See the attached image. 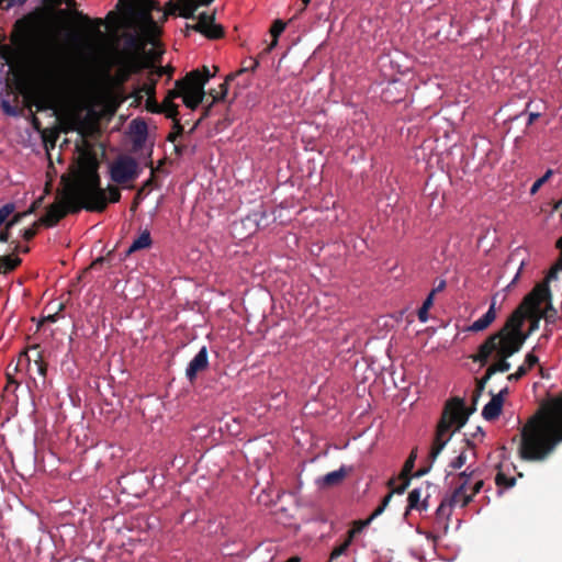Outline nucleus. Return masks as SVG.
I'll return each mask as SVG.
<instances>
[{
	"instance_id": "obj_25",
	"label": "nucleus",
	"mask_w": 562,
	"mask_h": 562,
	"mask_svg": "<svg viewBox=\"0 0 562 562\" xmlns=\"http://www.w3.org/2000/svg\"><path fill=\"white\" fill-rule=\"evenodd\" d=\"M285 29V23L282 20H276L273 24L270 27V34L272 36V41L270 45L266 48V53H270L277 45H278V38L281 35V33Z\"/></svg>"
},
{
	"instance_id": "obj_54",
	"label": "nucleus",
	"mask_w": 562,
	"mask_h": 562,
	"mask_svg": "<svg viewBox=\"0 0 562 562\" xmlns=\"http://www.w3.org/2000/svg\"><path fill=\"white\" fill-rule=\"evenodd\" d=\"M483 486H484V481L477 476L475 479L473 486L471 487V493H469V495H471V502L473 501L474 496L481 492Z\"/></svg>"
},
{
	"instance_id": "obj_24",
	"label": "nucleus",
	"mask_w": 562,
	"mask_h": 562,
	"mask_svg": "<svg viewBox=\"0 0 562 562\" xmlns=\"http://www.w3.org/2000/svg\"><path fill=\"white\" fill-rule=\"evenodd\" d=\"M150 168H151V175H150V178L147 179L143 186L138 189L135 198H134V201H133V204H132V210H136L138 204H139V201L143 199V196H145L146 194L149 193V191L151 190V187L154 184V168H153V165L150 164Z\"/></svg>"
},
{
	"instance_id": "obj_37",
	"label": "nucleus",
	"mask_w": 562,
	"mask_h": 562,
	"mask_svg": "<svg viewBox=\"0 0 562 562\" xmlns=\"http://www.w3.org/2000/svg\"><path fill=\"white\" fill-rule=\"evenodd\" d=\"M479 476V469H474L471 465L467 467V469L458 474V477L461 482H467V486L470 483V480L476 479Z\"/></svg>"
},
{
	"instance_id": "obj_22",
	"label": "nucleus",
	"mask_w": 562,
	"mask_h": 562,
	"mask_svg": "<svg viewBox=\"0 0 562 562\" xmlns=\"http://www.w3.org/2000/svg\"><path fill=\"white\" fill-rule=\"evenodd\" d=\"M151 237L149 231L145 229L130 246L128 254L150 247Z\"/></svg>"
},
{
	"instance_id": "obj_47",
	"label": "nucleus",
	"mask_w": 562,
	"mask_h": 562,
	"mask_svg": "<svg viewBox=\"0 0 562 562\" xmlns=\"http://www.w3.org/2000/svg\"><path fill=\"white\" fill-rule=\"evenodd\" d=\"M150 72H154V77L155 78H160L165 75H168V77L170 78L172 76V72H173V68L172 67H155V70H151Z\"/></svg>"
},
{
	"instance_id": "obj_21",
	"label": "nucleus",
	"mask_w": 562,
	"mask_h": 562,
	"mask_svg": "<svg viewBox=\"0 0 562 562\" xmlns=\"http://www.w3.org/2000/svg\"><path fill=\"white\" fill-rule=\"evenodd\" d=\"M347 475V471L344 467H341L339 470L333 471L327 473L322 479V484L324 486H335L338 485L344 481V479Z\"/></svg>"
},
{
	"instance_id": "obj_58",
	"label": "nucleus",
	"mask_w": 562,
	"mask_h": 562,
	"mask_svg": "<svg viewBox=\"0 0 562 562\" xmlns=\"http://www.w3.org/2000/svg\"><path fill=\"white\" fill-rule=\"evenodd\" d=\"M371 524V519L367 518L366 520L355 521L353 530H357V533L360 532L364 527Z\"/></svg>"
},
{
	"instance_id": "obj_51",
	"label": "nucleus",
	"mask_w": 562,
	"mask_h": 562,
	"mask_svg": "<svg viewBox=\"0 0 562 562\" xmlns=\"http://www.w3.org/2000/svg\"><path fill=\"white\" fill-rule=\"evenodd\" d=\"M557 314H558L557 310L550 303L543 314V317L547 323H554L557 319Z\"/></svg>"
},
{
	"instance_id": "obj_27",
	"label": "nucleus",
	"mask_w": 562,
	"mask_h": 562,
	"mask_svg": "<svg viewBox=\"0 0 562 562\" xmlns=\"http://www.w3.org/2000/svg\"><path fill=\"white\" fill-rule=\"evenodd\" d=\"M420 496H422L420 490H418V488L412 490L408 493V497H407V502H408L407 509H419V510L426 509V507H427L426 501H424L420 504Z\"/></svg>"
},
{
	"instance_id": "obj_64",
	"label": "nucleus",
	"mask_w": 562,
	"mask_h": 562,
	"mask_svg": "<svg viewBox=\"0 0 562 562\" xmlns=\"http://www.w3.org/2000/svg\"><path fill=\"white\" fill-rule=\"evenodd\" d=\"M171 105H177V104L172 100L165 98L160 104L161 112L166 109H169Z\"/></svg>"
},
{
	"instance_id": "obj_20",
	"label": "nucleus",
	"mask_w": 562,
	"mask_h": 562,
	"mask_svg": "<svg viewBox=\"0 0 562 562\" xmlns=\"http://www.w3.org/2000/svg\"><path fill=\"white\" fill-rule=\"evenodd\" d=\"M35 105L38 111L50 110L55 105V99L48 90H40L36 92Z\"/></svg>"
},
{
	"instance_id": "obj_6",
	"label": "nucleus",
	"mask_w": 562,
	"mask_h": 562,
	"mask_svg": "<svg viewBox=\"0 0 562 562\" xmlns=\"http://www.w3.org/2000/svg\"><path fill=\"white\" fill-rule=\"evenodd\" d=\"M209 79V69L203 67V71L193 70L187 74L182 79L177 80V86H184V88H182V99L187 108L195 110L203 102L206 94L204 86Z\"/></svg>"
},
{
	"instance_id": "obj_59",
	"label": "nucleus",
	"mask_w": 562,
	"mask_h": 562,
	"mask_svg": "<svg viewBox=\"0 0 562 562\" xmlns=\"http://www.w3.org/2000/svg\"><path fill=\"white\" fill-rule=\"evenodd\" d=\"M10 229L11 228L8 227L7 225L4 226V229L0 233V241L1 243H7L10 239V236H11Z\"/></svg>"
},
{
	"instance_id": "obj_15",
	"label": "nucleus",
	"mask_w": 562,
	"mask_h": 562,
	"mask_svg": "<svg viewBox=\"0 0 562 562\" xmlns=\"http://www.w3.org/2000/svg\"><path fill=\"white\" fill-rule=\"evenodd\" d=\"M416 459H417V448L412 450V452L409 453L408 458L406 459V461L402 468L398 479L402 480L403 482L400 486L394 488V492H396V494H403L405 492V490L408 487V485L411 483V473L414 469Z\"/></svg>"
},
{
	"instance_id": "obj_30",
	"label": "nucleus",
	"mask_w": 562,
	"mask_h": 562,
	"mask_svg": "<svg viewBox=\"0 0 562 562\" xmlns=\"http://www.w3.org/2000/svg\"><path fill=\"white\" fill-rule=\"evenodd\" d=\"M432 305H434V293H429L417 313L418 319L422 323H425L428 321V311L430 310V307Z\"/></svg>"
},
{
	"instance_id": "obj_62",
	"label": "nucleus",
	"mask_w": 562,
	"mask_h": 562,
	"mask_svg": "<svg viewBox=\"0 0 562 562\" xmlns=\"http://www.w3.org/2000/svg\"><path fill=\"white\" fill-rule=\"evenodd\" d=\"M535 316V319L531 322V325H530V331H533L538 328V325H539V319L541 317V315H539V311L533 314L531 317Z\"/></svg>"
},
{
	"instance_id": "obj_2",
	"label": "nucleus",
	"mask_w": 562,
	"mask_h": 562,
	"mask_svg": "<svg viewBox=\"0 0 562 562\" xmlns=\"http://www.w3.org/2000/svg\"><path fill=\"white\" fill-rule=\"evenodd\" d=\"M519 457L525 461L547 460L562 442V393L532 415L520 431Z\"/></svg>"
},
{
	"instance_id": "obj_18",
	"label": "nucleus",
	"mask_w": 562,
	"mask_h": 562,
	"mask_svg": "<svg viewBox=\"0 0 562 562\" xmlns=\"http://www.w3.org/2000/svg\"><path fill=\"white\" fill-rule=\"evenodd\" d=\"M71 15L85 25L88 33L101 35L100 26L103 24L101 19L91 20L87 14L78 10L71 11Z\"/></svg>"
},
{
	"instance_id": "obj_44",
	"label": "nucleus",
	"mask_w": 562,
	"mask_h": 562,
	"mask_svg": "<svg viewBox=\"0 0 562 562\" xmlns=\"http://www.w3.org/2000/svg\"><path fill=\"white\" fill-rule=\"evenodd\" d=\"M15 206L13 203H7L0 209V220L2 223L7 221V218L14 212Z\"/></svg>"
},
{
	"instance_id": "obj_57",
	"label": "nucleus",
	"mask_w": 562,
	"mask_h": 562,
	"mask_svg": "<svg viewBox=\"0 0 562 562\" xmlns=\"http://www.w3.org/2000/svg\"><path fill=\"white\" fill-rule=\"evenodd\" d=\"M1 57L5 59L8 64H11L14 57V53L9 47H3L1 49Z\"/></svg>"
},
{
	"instance_id": "obj_52",
	"label": "nucleus",
	"mask_w": 562,
	"mask_h": 562,
	"mask_svg": "<svg viewBox=\"0 0 562 562\" xmlns=\"http://www.w3.org/2000/svg\"><path fill=\"white\" fill-rule=\"evenodd\" d=\"M162 113H165L166 117L171 119L173 123L180 122L178 119V105H171L169 109L164 110Z\"/></svg>"
},
{
	"instance_id": "obj_61",
	"label": "nucleus",
	"mask_w": 562,
	"mask_h": 562,
	"mask_svg": "<svg viewBox=\"0 0 562 562\" xmlns=\"http://www.w3.org/2000/svg\"><path fill=\"white\" fill-rule=\"evenodd\" d=\"M250 63H251V65H250L249 67H243V68L237 72V75L243 74V72L248 71V70L254 71V70L259 66L258 60H251Z\"/></svg>"
},
{
	"instance_id": "obj_53",
	"label": "nucleus",
	"mask_w": 562,
	"mask_h": 562,
	"mask_svg": "<svg viewBox=\"0 0 562 562\" xmlns=\"http://www.w3.org/2000/svg\"><path fill=\"white\" fill-rule=\"evenodd\" d=\"M27 0H0V9L9 10L10 8L15 5H22Z\"/></svg>"
},
{
	"instance_id": "obj_12",
	"label": "nucleus",
	"mask_w": 562,
	"mask_h": 562,
	"mask_svg": "<svg viewBox=\"0 0 562 562\" xmlns=\"http://www.w3.org/2000/svg\"><path fill=\"white\" fill-rule=\"evenodd\" d=\"M196 0H168L165 4L160 21L165 22L169 15L178 14L184 19H194L198 10Z\"/></svg>"
},
{
	"instance_id": "obj_9",
	"label": "nucleus",
	"mask_w": 562,
	"mask_h": 562,
	"mask_svg": "<svg viewBox=\"0 0 562 562\" xmlns=\"http://www.w3.org/2000/svg\"><path fill=\"white\" fill-rule=\"evenodd\" d=\"M467 482H461L439 504L436 515L439 518H449L454 506L467 507L471 503V495L467 492Z\"/></svg>"
},
{
	"instance_id": "obj_5",
	"label": "nucleus",
	"mask_w": 562,
	"mask_h": 562,
	"mask_svg": "<svg viewBox=\"0 0 562 562\" xmlns=\"http://www.w3.org/2000/svg\"><path fill=\"white\" fill-rule=\"evenodd\" d=\"M124 53L131 55L130 71L142 72L145 69H154L160 63L164 50L154 40L126 33L123 36Z\"/></svg>"
},
{
	"instance_id": "obj_48",
	"label": "nucleus",
	"mask_w": 562,
	"mask_h": 562,
	"mask_svg": "<svg viewBox=\"0 0 562 562\" xmlns=\"http://www.w3.org/2000/svg\"><path fill=\"white\" fill-rule=\"evenodd\" d=\"M212 106L213 103H210L209 105L204 106L201 117L193 124V126L190 130V133L194 132L195 128L201 124V122L211 115Z\"/></svg>"
},
{
	"instance_id": "obj_11",
	"label": "nucleus",
	"mask_w": 562,
	"mask_h": 562,
	"mask_svg": "<svg viewBox=\"0 0 562 562\" xmlns=\"http://www.w3.org/2000/svg\"><path fill=\"white\" fill-rule=\"evenodd\" d=\"M187 33L190 31H194L201 33L209 40H218L224 37L225 31L221 24L215 23V12L201 13L198 16V22L195 24H187L186 26Z\"/></svg>"
},
{
	"instance_id": "obj_39",
	"label": "nucleus",
	"mask_w": 562,
	"mask_h": 562,
	"mask_svg": "<svg viewBox=\"0 0 562 562\" xmlns=\"http://www.w3.org/2000/svg\"><path fill=\"white\" fill-rule=\"evenodd\" d=\"M552 175L553 171L551 169H548L542 177H540L538 180L533 182V184L530 188V194H536L539 191V189L550 179Z\"/></svg>"
},
{
	"instance_id": "obj_1",
	"label": "nucleus",
	"mask_w": 562,
	"mask_h": 562,
	"mask_svg": "<svg viewBox=\"0 0 562 562\" xmlns=\"http://www.w3.org/2000/svg\"><path fill=\"white\" fill-rule=\"evenodd\" d=\"M65 187L61 200L50 204L44 216L40 218L41 225L53 227L68 213L75 214L81 210L101 213L109 203H116L121 199L117 187H101L99 161L90 154H85L78 161V168L72 178L63 177Z\"/></svg>"
},
{
	"instance_id": "obj_63",
	"label": "nucleus",
	"mask_w": 562,
	"mask_h": 562,
	"mask_svg": "<svg viewBox=\"0 0 562 562\" xmlns=\"http://www.w3.org/2000/svg\"><path fill=\"white\" fill-rule=\"evenodd\" d=\"M446 288V281L445 280H440V282L438 283V285H436L431 291L430 293H434V295L438 292H441L443 291Z\"/></svg>"
},
{
	"instance_id": "obj_23",
	"label": "nucleus",
	"mask_w": 562,
	"mask_h": 562,
	"mask_svg": "<svg viewBox=\"0 0 562 562\" xmlns=\"http://www.w3.org/2000/svg\"><path fill=\"white\" fill-rule=\"evenodd\" d=\"M495 484L498 487H505V488H510L516 484V479L514 476H509L504 471V464H499L497 467V473L495 475Z\"/></svg>"
},
{
	"instance_id": "obj_38",
	"label": "nucleus",
	"mask_w": 562,
	"mask_h": 562,
	"mask_svg": "<svg viewBox=\"0 0 562 562\" xmlns=\"http://www.w3.org/2000/svg\"><path fill=\"white\" fill-rule=\"evenodd\" d=\"M467 460H468V450L464 449L463 451L460 452V454L458 457H456L453 460L450 461L449 468H451L452 470H459L467 463Z\"/></svg>"
},
{
	"instance_id": "obj_13",
	"label": "nucleus",
	"mask_w": 562,
	"mask_h": 562,
	"mask_svg": "<svg viewBox=\"0 0 562 562\" xmlns=\"http://www.w3.org/2000/svg\"><path fill=\"white\" fill-rule=\"evenodd\" d=\"M209 368V352L206 346H203L199 352L189 362L186 369L187 379L193 383L198 375Z\"/></svg>"
},
{
	"instance_id": "obj_43",
	"label": "nucleus",
	"mask_w": 562,
	"mask_h": 562,
	"mask_svg": "<svg viewBox=\"0 0 562 562\" xmlns=\"http://www.w3.org/2000/svg\"><path fill=\"white\" fill-rule=\"evenodd\" d=\"M146 109L151 113H161L160 104L157 102L155 95H147Z\"/></svg>"
},
{
	"instance_id": "obj_60",
	"label": "nucleus",
	"mask_w": 562,
	"mask_h": 562,
	"mask_svg": "<svg viewBox=\"0 0 562 562\" xmlns=\"http://www.w3.org/2000/svg\"><path fill=\"white\" fill-rule=\"evenodd\" d=\"M2 109L9 115H15L16 109L11 106L7 101H2Z\"/></svg>"
},
{
	"instance_id": "obj_34",
	"label": "nucleus",
	"mask_w": 562,
	"mask_h": 562,
	"mask_svg": "<svg viewBox=\"0 0 562 562\" xmlns=\"http://www.w3.org/2000/svg\"><path fill=\"white\" fill-rule=\"evenodd\" d=\"M394 493H395V492H394V488H393L389 494H386V495L383 497V499H382L381 504H380V505H379V506L373 510V513L368 517L369 519H371V521H372L373 519H375L376 517H379V516H380V515L385 510V508L387 507V505H389V503H390V501H391V498H392V496H393V494H394Z\"/></svg>"
},
{
	"instance_id": "obj_7",
	"label": "nucleus",
	"mask_w": 562,
	"mask_h": 562,
	"mask_svg": "<svg viewBox=\"0 0 562 562\" xmlns=\"http://www.w3.org/2000/svg\"><path fill=\"white\" fill-rule=\"evenodd\" d=\"M133 19L138 22L148 36L157 37L161 34V29L154 20L151 13L154 11L164 12L159 1L157 0H135L130 7Z\"/></svg>"
},
{
	"instance_id": "obj_29",
	"label": "nucleus",
	"mask_w": 562,
	"mask_h": 562,
	"mask_svg": "<svg viewBox=\"0 0 562 562\" xmlns=\"http://www.w3.org/2000/svg\"><path fill=\"white\" fill-rule=\"evenodd\" d=\"M40 346L38 345H34V346H31L27 350H24L21 352V357H26L27 360L30 361L31 358L29 356V351H35V358H34V361L38 364V371L42 375H45L46 374V366L45 363L43 362L42 360V353L41 351L38 350Z\"/></svg>"
},
{
	"instance_id": "obj_19",
	"label": "nucleus",
	"mask_w": 562,
	"mask_h": 562,
	"mask_svg": "<svg viewBox=\"0 0 562 562\" xmlns=\"http://www.w3.org/2000/svg\"><path fill=\"white\" fill-rule=\"evenodd\" d=\"M131 131L134 134V147H142L147 137V124L143 120L135 119L131 122Z\"/></svg>"
},
{
	"instance_id": "obj_46",
	"label": "nucleus",
	"mask_w": 562,
	"mask_h": 562,
	"mask_svg": "<svg viewBox=\"0 0 562 562\" xmlns=\"http://www.w3.org/2000/svg\"><path fill=\"white\" fill-rule=\"evenodd\" d=\"M40 225H41L40 222H35L32 227L23 231L22 237L27 241L33 239L35 237V235L37 234V229H38Z\"/></svg>"
},
{
	"instance_id": "obj_56",
	"label": "nucleus",
	"mask_w": 562,
	"mask_h": 562,
	"mask_svg": "<svg viewBox=\"0 0 562 562\" xmlns=\"http://www.w3.org/2000/svg\"><path fill=\"white\" fill-rule=\"evenodd\" d=\"M58 135L52 133L49 136H44V145L46 150L55 148Z\"/></svg>"
},
{
	"instance_id": "obj_17",
	"label": "nucleus",
	"mask_w": 562,
	"mask_h": 562,
	"mask_svg": "<svg viewBox=\"0 0 562 562\" xmlns=\"http://www.w3.org/2000/svg\"><path fill=\"white\" fill-rule=\"evenodd\" d=\"M495 305H496V302H495V300H493L487 312L482 317L474 321L472 323V325L468 328V330L477 333V331H482V330L486 329L496 318Z\"/></svg>"
},
{
	"instance_id": "obj_28",
	"label": "nucleus",
	"mask_w": 562,
	"mask_h": 562,
	"mask_svg": "<svg viewBox=\"0 0 562 562\" xmlns=\"http://www.w3.org/2000/svg\"><path fill=\"white\" fill-rule=\"evenodd\" d=\"M19 257L2 256L0 257V273H7L13 271L21 263Z\"/></svg>"
},
{
	"instance_id": "obj_41",
	"label": "nucleus",
	"mask_w": 562,
	"mask_h": 562,
	"mask_svg": "<svg viewBox=\"0 0 562 562\" xmlns=\"http://www.w3.org/2000/svg\"><path fill=\"white\" fill-rule=\"evenodd\" d=\"M35 207H36V203H34L27 211H25L23 213L14 214L13 217L5 223V225L8 227H10V228L13 227L18 223H20L23 217H25L26 215L32 214L34 212Z\"/></svg>"
},
{
	"instance_id": "obj_40",
	"label": "nucleus",
	"mask_w": 562,
	"mask_h": 562,
	"mask_svg": "<svg viewBox=\"0 0 562 562\" xmlns=\"http://www.w3.org/2000/svg\"><path fill=\"white\" fill-rule=\"evenodd\" d=\"M491 378H492V375H488V371L486 370L485 374L480 380L476 381V389H475V393L473 395L474 403L477 401L481 393L484 391L485 385L490 381Z\"/></svg>"
},
{
	"instance_id": "obj_35",
	"label": "nucleus",
	"mask_w": 562,
	"mask_h": 562,
	"mask_svg": "<svg viewBox=\"0 0 562 562\" xmlns=\"http://www.w3.org/2000/svg\"><path fill=\"white\" fill-rule=\"evenodd\" d=\"M394 493H395V492H394V488H393L389 494H386V495L383 497V499H382L381 504H380V505H379V506L373 510V513L368 517L369 519H371V521H372L373 519H375L376 517H379V516H380V515L385 510V508L387 507V505H389V503H390V501H391V498H392V496H393V494H394Z\"/></svg>"
},
{
	"instance_id": "obj_49",
	"label": "nucleus",
	"mask_w": 562,
	"mask_h": 562,
	"mask_svg": "<svg viewBox=\"0 0 562 562\" xmlns=\"http://www.w3.org/2000/svg\"><path fill=\"white\" fill-rule=\"evenodd\" d=\"M538 361H539L538 357L535 353L529 352L526 355L525 363L522 366H525V369L527 371H529L530 369L533 368V366H536L538 363Z\"/></svg>"
},
{
	"instance_id": "obj_36",
	"label": "nucleus",
	"mask_w": 562,
	"mask_h": 562,
	"mask_svg": "<svg viewBox=\"0 0 562 562\" xmlns=\"http://www.w3.org/2000/svg\"><path fill=\"white\" fill-rule=\"evenodd\" d=\"M562 271V254H560L559 258L554 262V265L550 268L546 281L543 284L548 285L549 281L557 280L558 273Z\"/></svg>"
},
{
	"instance_id": "obj_3",
	"label": "nucleus",
	"mask_w": 562,
	"mask_h": 562,
	"mask_svg": "<svg viewBox=\"0 0 562 562\" xmlns=\"http://www.w3.org/2000/svg\"><path fill=\"white\" fill-rule=\"evenodd\" d=\"M551 299L549 285L538 284L530 293H528L519 306L508 316L503 327L490 335L479 347L477 352L471 355L470 358L473 362L480 363L484 367L488 363L495 342L515 344L518 342L522 347L526 335L522 331L524 321L527 316H532L540 308V304L544 300Z\"/></svg>"
},
{
	"instance_id": "obj_55",
	"label": "nucleus",
	"mask_w": 562,
	"mask_h": 562,
	"mask_svg": "<svg viewBox=\"0 0 562 562\" xmlns=\"http://www.w3.org/2000/svg\"><path fill=\"white\" fill-rule=\"evenodd\" d=\"M182 88H184V86H181V85L177 86L176 85L175 89L169 90L165 98L173 101L175 99H177L179 97H182V94H183Z\"/></svg>"
},
{
	"instance_id": "obj_33",
	"label": "nucleus",
	"mask_w": 562,
	"mask_h": 562,
	"mask_svg": "<svg viewBox=\"0 0 562 562\" xmlns=\"http://www.w3.org/2000/svg\"><path fill=\"white\" fill-rule=\"evenodd\" d=\"M394 493H395V492H394V488H393L389 494H386V495L383 497V499H382L381 504H380V505H379V506L373 510V513L368 517L369 519H371V521H372L373 519H375L376 517H379V516H380V515L385 510V508L387 507V505H389V503H390V501H391V498H392V496H393V494H394Z\"/></svg>"
},
{
	"instance_id": "obj_14",
	"label": "nucleus",
	"mask_w": 562,
	"mask_h": 562,
	"mask_svg": "<svg viewBox=\"0 0 562 562\" xmlns=\"http://www.w3.org/2000/svg\"><path fill=\"white\" fill-rule=\"evenodd\" d=\"M508 393V387H504L497 394H493L491 401L483 407L482 416L486 420L496 419L503 408L504 397Z\"/></svg>"
},
{
	"instance_id": "obj_10",
	"label": "nucleus",
	"mask_w": 562,
	"mask_h": 562,
	"mask_svg": "<svg viewBox=\"0 0 562 562\" xmlns=\"http://www.w3.org/2000/svg\"><path fill=\"white\" fill-rule=\"evenodd\" d=\"M521 347H519L518 342L515 344H505V342H495L493 353H495V361L488 366L486 369L488 371V375H494L495 373H504L510 370V362L508 359L517 353Z\"/></svg>"
},
{
	"instance_id": "obj_26",
	"label": "nucleus",
	"mask_w": 562,
	"mask_h": 562,
	"mask_svg": "<svg viewBox=\"0 0 562 562\" xmlns=\"http://www.w3.org/2000/svg\"><path fill=\"white\" fill-rule=\"evenodd\" d=\"M235 75H229L224 82L220 85V90L212 89L209 91V95L212 97V102L215 103L218 101L225 100L227 92H228V81L234 79Z\"/></svg>"
},
{
	"instance_id": "obj_4",
	"label": "nucleus",
	"mask_w": 562,
	"mask_h": 562,
	"mask_svg": "<svg viewBox=\"0 0 562 562\" xmlns=\"http://www.w3.org/2000/svg\"><path fill=\"white\" fill-rule=\"evenodd\" d=\"M474 409L475 408L467 411L463 400L459 397H454L446 404L441 418L437 425L436 435L428 454L429 464L419 469L415 474L416 476H423L430 471L432 463L451 439V434H448L451 427L456 426L457 429L463 427L469 415Z\"/></svg>"
},
{
	"instance_id": "obj_32",
	"label": "nucleus",
	"mask_w": 562,
	"mask_h": 562,
	"mask_svg": "<svg viewBox=\"0 0 562 562\" xmlns=\"http://www.w3.org/2000/svg\"><path fill=\"white\" fill-rule=\"evenodd\" d=\"M394 493H395V492H394V488H393L389 494H386V495L383 497V499H382L381 504H380V505H379V506L373 510V513L368 517L369 519H371V521H372L373 519H375L376 517H379V516H380V515L385 510V508L387 507V505H389V503H390V501H391V498H392V496H393V494H394Z\"/></svg>"
},
{
	"instance_id": "obj_8",
	"label": "nucleus",
	"mask_w": 562,
	"mask_h": 562,
	"mask_svg": "<svg viewBox=\"0 0 562 562\" xmlns=\"http://www.w3.org/2000/svg\"><path fill=\"white\" fill-rule=\"evenodd\" d=\"M140 168L135 158L124 155L114 160L110 168L111 179L119 183L124 184L138 178Z\"/></svg>"
},
{
	"instance_id": "obj_45",
	"label": "nucleus",
	"mask_w": 562,
	"mask_h": 562,
	"mask_svg": "<svg viewBox=\"0 0 562 562\" xmlns=\"http://www.w3.org/2000/svg\"><path fill=\"white\" fill-rule=\"evenodd\" d=\"M349 541H344L340 546L336 547L331 553H330V560H334V559H337L339 558L340 555H342L344 553H346V551L348 550L349 548Z\"/></svg>"
},
{
	"instance_id": "obj_42",
	"label": "nucleus",
	"mask_w": 562,
	"mask_h": 562,
	"mask_svg": "<svg viewBox=\"0 0 562 562\" xmlns=\"http://www.w3.org/2000/svg\"><path fill=\"white\" fill-rule=\"evenodd\" d=\"M183 125L180 122H175L172 125V132L167 136V140L175 143L183 134Z\"/></svg>"
},
{
	"instance_id": "obj_31",
	"label": "nucleus",
	"mask_w": 562,
	"mask_h": 562,
	"mask_svg": "<svg viewBox=\"0 0 562 562\" xmlns=\"http://www.w3.org/2000/svg\"><path fill=\"white\" fill-rule=\"evenodd\" d=\"M156 85H157V78L154 77V72H149L148 77H147V81L140 86L139 92H143L146 95H155Z\"/></svg>"
},
{
	"instance_id": "obj_50",
	"label": "nucleus",
	"mask_w": 562,
	"mask_h": 562,
	"mask_svg": "<svg viewBox=\"0 0 562 562\" xmlns=\"http://www.w3.org/2000/svg\"><path fill=\"white\" fill-rule=\"evenodd\" d=\"M528 373V371L525 369V366L518 367L517 371L515 373H512L507 375V380L509 382H516L520 380L522 376H525Z\"/></svg>"
},
{
	"instance_id": "obj_16",
	"label": "nucleus",
	"mask_w": 562,
	"mask_h": 562,
	"mask_svg": "<svg viewBox=\"0 0 562 562\" xmlns=\"http://www.w3.org/2000/svg\"><path fill=\"white\" fill-rule=\"evenodd\" d=\"M131 58V55L124 53V46L115 54L114 64L117 66V75L122 82L127 81L132 75L139 74L130 71Z\"/></svg>"
}]
</instances>
